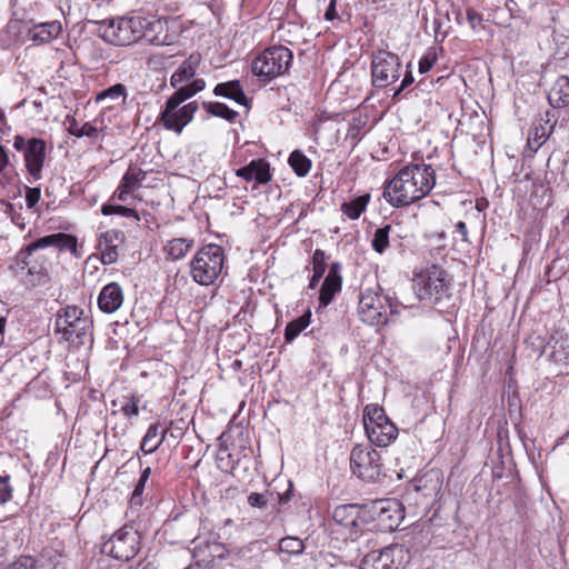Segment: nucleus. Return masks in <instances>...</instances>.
Listing matches in <instances>:
<instances>
[{"label": "nucleus", "instance_id": "f257e3e1", "mask_svg": "<svg viewBox=\"0 0 569 569\" xmlns=\"http://www.w3.org/2000/svg\"><path fill=\"white\" fill-rule=\"evenodd\" d=\"M436 184V172L427 163H409L390 179L383 198L396 208L407 207L430 193Z\"/></svg>", "mask_w": 569, "mask_h": 569}, {"label": "nucleus", "instance_id": "f03ea898", "mask_svg": "<svg viewBox=\"0 0 569 569\" xmlns=\"http://www.w3.org/2000/svg\"><path fill=\"white\" fill-rule=\"evenodd\" d=\"M93 323L87 312L77 306L61 308L54 319V335L59 341L67 342L70 348H80L91 343Z\"/></svg>", "mask_w": 569, "mask_h": 569}, {"label": "nucleus", "instance_id": "7ed1b4c3", "mask_svg": "<svg viewBox=\"0 0 569 569\" xmlns=\"http://www.w3.org/2000/svg\"><path fill=\"white\" fill-rule=\"evenodd\" d=\"M412 281L419 300L441 307L451 298L452 278L438 264L428 266L415 273Z\"/></svg>", "mask_w": 569, "mask_h": 569}, {"label": "nucleus", "instance_id": "20e7f679", "mask_svg": "<svg viewBox=\"0 0 569 569\" xmlns=\"http://www.w3.org/2000/svg\"><path fill=\"white\" fill-rule=\"evenodd\" d=\"M358 313L365 323L382 326L389 322V316L398 313V303L377 284L361 291Z\"/></svg>", "mask_w": 569, "mask_h": 569}, {"label": "nucleus", "instance_id": "39448f33", "mask_svg": "<svg viewBox=\"0 0 569 569\" xmlns=\"http://www.w3.org/2000/svg\"><path fill=\"white\" fill-rule=\"evenodd\" d=\"M293 60L292 51L284 46H273L258 54L252 63V73L262 82H269L286 74Z\"/></svg>", "mask_w": 569, "mask_h": 569}, {"label": "nucleus", "instance_id": "423d86ee", "mask_svg": "<svg viewBox=\"0 0 569 569\" xmlns=\"http://www.w3.org/2000/svg\"><path fill=\"white\" fill-rule=\"evenodd\" d=\"M223 262V249L218 244H207L191 260V277L201 286L213 284L222 271Z\"/></svg>", "mask_w": 569, "mask_h": 569}, {"label": "nucleus", "instance_id": "0eeeda50", "mask_svg": "<svg viewBox=\"0 0 569 569\" xmlns=\"http://www.w3.org/2000/svg\"><path fill=\"white\" fill-rule=\"evenodd\" d=\"M332 530L345 540H357L369 522V511L358 503L340 505L332 512Z\"/></svg>", "mask_w": 569, "mask_h": 569}, {"label": "nucleus", "instance_id": "6e6552de", "mask_svg": "<svg viewBox=\"0 0 569 569\" xmlns=\"http://www.w3.org/2000/svg\"><path fill=\"white\" fill-rule=\"evenodd\" d=\"M363 427L370 442L377 447H388L398 437V428L387 417L385 409L369 403L363 409Z\"/></svg>", "mask_w": 569, "mask_h": 569}, {"label": "nucleus", "instance_id": "1a4fd4ad", "mask_svg": "<svg viewBox=\"0 0 569 569\" xmlns=\"http://www.w3.org/2000/svg\"><path fill=\"white\" fill-rule=\"evenodd\" d=\"M12 147L23 153L24 167L29 176L28 181L34 183L41 180L47 157L46 141L37 137L26 138L16 134L12 139Z\"/></svg>", "mask_w": 569, "mask_h": 569}, {"label": "nucleus", "instance_id": "9d476101", "mask_svg": "<svg viewBox=\"0 0 569 569\" xmlns=\"http://www.w3.org/2000/svg\"><path fill=\"white\" fill-rule=\"evenodd\" d=\"M144 26L140 14L111 19L104 23L102 38L114 46H129L143 38Z\"/></svg>", "mask_w": 569, "mask_h": 569}, {"label": "nucleus", "instance_id": "9b49d317", "mask_svg": "<svg viewBox=\"0 0 569 569\" xmlns=\"http://www.w3.org/2000/svg\"><path fill=\"white\" fill-rule=\"evenodd\" d=\"M402 63L400 57L388 50L379 49L371 56V81L378 89L387 88L399 80Z\"/></svg>", "mask_w": 569, "mask_h": 569}, {"label": "nucleus", "instance_id": "f8f14e48", "mask_svg": "<svg viewBox=\"0 0 569 569\" xmlns=\"http://www.w3.org/2000/svg\"><path fill=\"white\" fill-rule=\"evenodd\" d=\"M39 250L31 248L30 242L16 256L17 269L26 271V281L31 286L43 284L49 279V259Z\"/></svg>", "mask_w": 569, "mask_h": 569}, {"label": "nucleus", "instance_id": "ddd939ff", "mask_svg": "<svg viewBox=\"0 0 569 569\" xmlns=\"http://www.w3.org/2000/svg\"><path fill=\"white\" fill-rule=\"evenodd\" d=\"M350 468L355 476L368 482L379 480L382 475L380 455L371 446L353 447L350 453Z\"/></svg>", "mask_w": 569, "mask_h": 569}, {"label": "nucleus", "instance_id": "4468645a", "mask_svg": "<svg viewBox=\"0 0 569 569\" xmlns=\"http://www.w3.org/2000/svg\"><path fill=\"white\" fill-rule=\"evenodd\" d=\"M140 533L131 526H123L102 546V552L117 560L129 561L140 550Z\"/></svg>", "mask_w": 569, "mask_h": 569}, {"label": "nucleus", "instance_id": "2eb2a0df", "mask_svg": "<svg viewBox=\"0 0 569 569\" xmlns=\"http://www.w3.org/2000/svg\"><path fill=\"white\" fill-rule=\"evenodd\" d=\"M408 562V549L401 545H390L365 555L361 560V569H405Z\"/></svg>", "mask_w": 569, "mask_h": 569}, {"label": "nucleus", "instance_id": "dca6fc26", "mask_svg": "<svg viewBox=\"0 0 569 569\" xmlns=\"http://www.w3.org/2000/svg\"><path fill=\"white\" fill-rule=\"evenodd\" d=\"M180 104L166 101L163 110L158 117L164 129L180 134L183 128L191 122L198 111V102L192 101L179 108Z\"/></svg>", "mask_w": 569, "mask_h": 569}, {"label": "nucleus", "instance_id": "f3484780", "mask_svg": "<svg viewBox=\"0 0 569 569\" xmlns=\"http://www.w3.org/2000/svg\"><path fill=\"white\" fill-rule=\"evenodd\" d=\"M368 511L369 518L376 519L387 531L397 529L405 518L403 506L396 499L376 501Z\"/></svg>", "mask_w": 569, "mask_h": 569}, {"label": "nucleus", "instance_id": "a211bd4d", "mask_svg": "<svg viewBox=\"0 0 569 569\" xmlns=\"http://www.w3.org/2000/svg\"><path fill=\"white\" fill-rule=\"evenodd\" d=\"M33 249L53 248L59 252L69 251L74 258H80L78 239L73 234L57 232L40 237L31 242Z\"/></svg>", "mask_w": 569, "mask_h": 569}, {"label": "nucleus", "instance_id": "6ab92c4d", "mask_svg": "<svg viewBox=\"0 0 569 569\" xmlns=\"http://www.w3.org/2000/svg\"><path fill=\"white\" fill-rule=\"evenodd\" d=\"M341 264L332 262L319 291V305L326 308L331 303L335 296L341 290L342 277Z\"/></svg>", "mask_w": 569, "mask_h": 569}, {"label": "nucleus", "instance_id": "aec40b11", "mask_svg": "<svg viewBox=\"0 0 569 569\" xmlns=\"http://www.w3.org/2000/svg\"><path fill=\"white\" fill-rule=\"evenodd\" d=\"M123 241L121 231L111 229L101 233L98 239V250L103 264H112L118 260V247Z\"/></svg>", "mask_w": 569, "mask_h": 569}, {"label": "nucleus", "instance_id": "412c9836", "mask_svg": "<svg viewBox=\"0 0 569 569\" xmlns=\"http://www.w3.org/2000/svg\"><path fill=\"white\" fill-rule=\"evenodd\" d=\"M555 116L549 110L540 114L538 123L533 124V128L528 138V144L538 150L553 132L556 120Z\"/></svg>", "mask_w": 569, "mask_h": 569}, {"label": "nucleus", "instance_id": "4be33fe9", "mask_svg": "<svg viewBox=\"0 0 569 569\" xmlns=\"http://www.w3.org/2000/svg\"><path fill=\"white\" fill-rule=\"evenodd\" d=\"M236 174L246 181H256L259 184L268 183L272 179L270 164L264 159L251 160L247 166L237 169Z\"/></svg>", "mask_w": 569, "mask_h": 569}, {"label": "nucleus", "instance_id": "5701e85b", "mask_svg": "<svg viewBox=\"0 0 569 569\" xmlns=\"http://www.w3.org/2000/svg\"><path fill=\"white\" fill-rule=\"evenodd\" d=\"M123 303V291L117 282L106 284L98 296V307L104 313H113Z\"/></svg>", "mask_w": 569, "mask_h": 569}, {"label": "nucleus", "instance_id": "b1692460", "mask_svg": "<svg viewBox=\"0 0 569 569\" xmlns=\"http://www.w3.org/2000/svg\"><path fill=\"white\" fill-rule=\"evenodd\" d=\"M168 435L173 437L170 427H163L160 422L150 425L144 437L142 438L140 451L144 455L154 452L162 445Z\"/></svg>", "mask_w": 569, "mask_h": 569}, {"label": "nucleus", "instance_id": "393cba45", "mask_svg": "<svg viewBox=\"0 0 569 569\" xmlns=\"http://www.w3.org/2000/svg\"><path fill=\"white\" fill-rule=\"evenodd\" d=\"M62 31L60 21H49L33 24L28 30V37L34 43H46L56 39Z\"/></svg>", "mask_w": 569, "mask_h": 569}, {"label": "nucleus", "instance_id": "a878e982", "mask_svg": "<svg viewBox=\"0 0 569 569\" xmlns=\"http://www.w3.org/2000/svg\"><path fill=\"white\" fill-rule=\"evenodd\" d=\"M194 247L193 238L177 237L163 243L162 251L167 259L178 261L183 259Z\"/></svg>", "mask_w": 569, "mask_h": 569}, {"label": "nucleus", "instance_id": "bb28decb", "mask_svg": "<svg viewBox=\"0 0 569 569\" xmlns=\"http://www.w3.org/2000/svg\"><path fill=\"white\" fill-rule=\"evenodd\" d=\"M199 63L200 56L198 54H191L172 73L170 78L171 87L177 88L178 86L191 80L196 76Z\"/></svg>", "mask_w": 569, "mask_h": 569}, {"label": "nucleus", "instance_id": "cd10ccee", "mask_svg": "<svg viewBox=\"0 0 569 569\" xmlns=\"http://www.w3.org/2000/svg\"><path fill=\"white\" fill-rule=\"evenodd\" d=\"M548 102L557 109L569 106V77H558L548 93Z\"/></svg>", "mask_w": 569, "mask_h": 569}, {"label": "nucleus", "instance_id": "c85d7f7f", "mask_svg": "<svg viewBox=\"0 0 569 569\" xmlns=\"http://www.w3.org/2000/svg\"><path fill=\"white\" fill-rule=\"evenodd\" d=\"M213 93L217 97L233 100L239 104H247L248 101L243 92V89L238 80L218 83L213 89Z\"/></svg>", "mask_w": 569, "mask_h": 569}, {"label": "nucleus", "instance_id": "c756f323", "mask_svg": "<svg viewBox=\"0 0 569 569\" xmlns=\"http://www.w3.org/2000/svg\"><path fill=\"white\" fill-rule=\"evenodd\" d=\"M206 87V82L203 79H194L189 83H182L178 86L176 89V92L168 98L167 101H170L173 103L181 104L186 100L190 99L198 92L202 91Z\"/></svg>", "mask_w": 569, "mask_h": 569}, {"label": "nucleus", "instance_id": "7c9ffc66", "mask_svg": "<svg viewBox=\"0 0 569 569\" xmlns=\"http://www.w3.org/2000/svg\"><path fill=\"white\" fill-rule=\"evenodd\" d=\"M139 403L140 398L138 396H122L111 402L113 408H118L112 410V415L117 412L122 413L127 419H133L139 416Z\"/></svg>", "mask_w": 569, "mask_h": 569}, {"label": "nucleus", "instance_id": "2f4dec72", "mask_svg": "<svg viewBox=\"0 0 569 569\" xmlns=\"http://www.w3.org/2000/svg\"><path fill=\"white\" fill-rule=\"evenodd\" d=\"M370 194L365 193L341 204V212L350 220H357L366 211Z\"/></svg>", "mask_w": 569, "mask_h": 569}, {"label": "nucleus", "instance_id": "473e14b6", "mask_svg": "<svg viewBox=\"0 0 569 569\" xmlns=\"http://www.w3.org/2000/svg\"><path fill=\"white\" fill-rule=\"evenodd\" d=\"M142 20L147 26L142 29L143 38L148 41L160 44L164 43V38H160L159 33L163 30V27L167 24V20L158 19V18H148L142 16Z\"/></svg>", "mask_w": 569, "mask_h": 569}, {"label": "nucleus", "instance_id": "72a5a7b5", "mask_svg": "<svg viewBox=\"0 0 569 569\" xmlns=\"http://www.w3.org/2000/svg\"><path fill=\"white\" fill-rule=\"evenodd\" d=\"M326 259H327V256H326L325 251H322L321 249H316V251L312 254L313 274L309 281L310 289H316L320 279L323 277V273L327 268Z\"/></svg>", "mask_w": 569, "mask_h": 569}, {"label": "nucleus", "instance_id": "f704fd0d", "mask_svg": "<svg viewBox=\"0 0 569 569\" xmlns=\"http://www.w3.org/2000/svg\"><path fill=\"white\" fill-rule=\"evenodd\" d=\"M68 132L77 138L88 137L90 139H97L99 137V129L91 122H84L80 124L76 118L69 119Z\"/></svg>", "mask_w": 569, "mask_h": 569}, {"label": "nucleus", "instance_id": "c9c22d12", "mask_svg": "<svg viewBox=\"0 0 569 569\" xmlns=\"http://www.w3.org/2000/svg\"><path fill=\"white\" fill-rule=\"evenodd\" d=\"M391 224H385L375 230L371 239V248L379 254L386 252L390 244Z\"/></svg>", "mask_w": 569, "mask_h": 569}, {"label": "nucleus", "instance_id": "e433bc0d", "mask_svg": "<svg viewBox=\"0 0 569 569\" xmlns=\"http://www.w3.org/2000/svg\"><path fill=\"white\" fill-rule=\"evenodd\" d=\"M311 312L308 310L299 318L290 321L284 329V340L287 342L293 341L302 330H305L310 323Z\"/></svg>", "mask_w": 569, "mask_h": 569}, {"label": "nucleus", "instance_id": "4c0bfd02", "mask_svg": "<svg viewBox=\"0 0 569 569\" xmlns=\"http://www.w3.org/2000/svg\"><path fill=\"white\" fill-rule=\"evenodd\" d=\"M128 97V91L124 84L116 83L107 89L101 90L94 97L97 103H103L104 101H117L122 99L123 101Z\"/></svg>", "mask_w": 569, "mask_h": 569}, {"label": "nucleus", "instance_id": "58836bf2", "mask_svg": "<svg viewBox=\"0 0 569 569\" xmlns=\"http://www.w3.org/2000/svg\"><path fill=\"white\" fill-rule=\"evenodd\" d=\"M202 107L209 114L222 118L229 122H234L239 116L236 110L230 109L222 102H203Z\"/></svg>", "mask_w": 569, "mask_h": 569}, {"label": "nucleus", "instance_id": "ea45409f", "mask_svg": "<svg viewBox=\"0 0 569 569\" xmlns=\"http://www.w3.org/2000/svg\"><path fill=\"white\" fill-rule=\"evenodd\" d=\"M288 162L299 177H306L311 169V160L300 150L292 151Z\"/></svg>", "mask_w": 569, "mask_h": 569}, {"label": "nucleus", "instance_id": "a19ab883", "mask_svg": "<svg viewBox=\"0 0 569 569\" xmlns=\"http://www.w3.org/2000/svg\"><path fill=\"white\" fill-rule=\"evenodd\" d=\"M146 179V172L140 168L129 166L120 182L123 188L134 192Z\"/></svg>", "mask_w": 569, "mask_h": 569}, {"label": "nucleus", "instance_id": "79ce46f5", "mask_svg": "<svg viewBox=\"0 0 569 569\" xmlns=\"http://www.w3.org/2000/svg\"><path fill=\"white\" fill-rule=\"evenodd\" d=\"M151 468L148 466L141 470L138 482L131 495L130 505L132 508H140L143 505V491L150 478Z\"/></svg>", "mask_w": 569, "mask_h": 569}, {"label": "nucleus", "instance_id": "37998d69", "mask_svg": "<svg viewBox=\"0 0 569 569\" xmlns=\"http://www.w3.org/2000/svg\"><path fill=\"white\" fill-rule=\"evenodd\" d=\"M101 213L103 216L119 214L126 218H131L136 221L140 220L139 212L136 209L116 204L112 202L103 203L101 206Z\"/></svg>", "mask_w": 569, "mask_h": 569}, {"label": "nucleus", "instance_id": "c03bdc74", "mask_svg": "<svg viewBox=\"0 0 569 569\" xmlns=\"http://www.w3.org/2000/svg\"><path fill=\"white\" fill-rule=\"evenodd\" d=\"M303 541L297 537H284L279 541V550L282 553L299 555L303 551Z\"/></svg>", "mask_w": 569, "mask_h": 569}, {"label": "nucleus", "instance_id": "a18cd8bd", "mask_svg": "<svg viewBox=\"0 0 569 569\" xmlns=\"http://www.w3.org/2000/svg\"><path fill=\"white\" fill-rule=\"evenodd\" d=\"M367 118H362L361 116L352 117L349 129L346 134V139L351 140L352 142H357L361 140L362 133L361 129L366 126Z\"/></svg>", "mask_w": 569, "mask_h": 569}, {"label": "nucleus", "instance_id": "49530a36", "mask_svg": "<svg viewBox=\"0 0 569 569\" xmlns=\"http://www.w3.org/2000/svg\"><path fill=\"white\" fill-rule=\"evenodd\" d=\"M437 61V53L433 48H430L419 60V72L427 73L429 72L433 64Z\"/></svg>", "mask_w": 569, "mask_h": 569}, {"label": "nucleus", "instance_id": "de8ad7c7", "mask_svg": "<svg viewBox=\"0 0 569 569\" xmlns=\"http://www.w3.org/2000/svg\"><path fill=\"white\" fill-rule=\"evenodd\" d=\"M269 496H272V493H270L268 491L266 493L251 492L248 496V503L252 508L264 509L268 506V502H269L268 497Z\"/></svg>", "mask_w": 569, "mask_h": 569}, {"label": "nucleus", "instance_id": "09e8293b", "mask_svg": "<svg viewBox=\"0 0 569 569\" xmlns=\"http://www.w3.org/2000/svg\"><path fill=\"white\" fill-rule=\"evenodd\" d=\"M133 198V192H131L127 188H123L122 184L119 183V186L112 193L110 201L129 202Z\"/></svg>", "mask_w": 569, "mask_h": 569}, {"label": "nucleus", "instance_id": "8fccbe9b", "mask_svg": "<svg viewBox=\"0 0 569 569\" xmlns=\"http://www.w3.org/2000/svg\"><path fill=\"white\" fill-rule=\"evenodd\" d=\"M41 197L40 188H27L26 191V204L28 209H32L37 206Z\"/></svg>", "mask_w": 569, "mask_h": 569}, {"label": "nucleus", "instance_id": "3c124183", "mask_svg": "<svg viewBox=\"0 0 569 569\" xmlns=\"http://www.w3.org/2000/svg\"><path fill=\"white\" fill-rule=\"evenodd\" d=\"M411 67L410 63L407 64V69ZM415 81L413 74L411 70H407L401 83L398 89L395 90L393 98L398 97L405 89H407L409 86H411Z\"/></svg>", "mask_w": 569, "mask_h": 569}, {"label": "nucleus", "instance_id": "603ef678", "mask_svg": "<svg viewBox=\"0 0 569 569\" xmlns=\"http://www.w3.org/2000/svg\"><path fill=\"white\" fill-rule=\"evenodd\" d=\"M7 569H34V560L31 557H20L11 563Z\"/></svg>", "mask_w": 569, "mask_h": 569}, {"label": "nucleus", "instance_id": "864d4df0", "mask_svg": "<svg viewBox=\"0 0 569 569\" xmlns=\"http://www.w3.org/2000/svg\"><path fill=\"white\" fill-rule=\"evenodd\" d=\"M11 498V489L8 481L0 477V506L4 505Z\"/></svg>", "mask_w": 569, "mask_h": 569}, {"label": "nucleus", "instance_id": "5fc2aeb1", "mask_svg": "<svg viewBox=\"0 0 569 569\" xmlns=\"http://www.w3.org/2000/svg\"><path fill=\"white\" fill-rule=\"evenodd\" d=\"M467 21L476 30L482 22V16L472 8L467 9Z\"/></svg>", "mask_w": 569, "mask_h": 569}, {"label": "nucleus", "instance_id": "6e6d98bb", "mask_svg": "<svg viewBox=\"0 0 569 569\" xmlns=\"http://www.w3.org/2000/svg\"><path fill=\"white\" fill-rule=\"evenodd\" d=\"M10 209L12 211L10 214L12 223L16 224L19 229L24 230L28 223L27 219L21 212L14 211L11 204Z\"/></svg>", "mask_w": 569, "mask_h": 569}, {"label": "nucleus", "instance_id": "4d7b16f0", "mask_svg": "<svg viewBox=\"0 0 569 569\" xmlns=\"http://www.w3.org/2000/svg\"><path fill=\"white\" fill-rule=\"evenodd\" d=\"M8 545V530L0 526V557L6 555Z\"/></svg>", "mask_w": 569, "mask_h": 569}, {"label": "nucleus", "instance_id": "13d9d810", "mask_svg": "<svg viewBox=\"0 0 569 569\" xmlns=\"http://www.w3.org/2000/svg\"><path fill=\"white\" fill-rule=\"evenodd\" d=\"M338 17V12L336 9V0H331L329 6L326 9L325 12V19L328 21H332Z\"/></svg>", "mask_w": 569, "mask_h": 569}, {"label": "nucleus", "instance_id": "bf43d9fd", "mask_svg": "<svg viewBox=\"0 0 569 569\" xmlns=\"http://www.w3.org/2000/svg\"><path fill=\"white\" fill-rule=\"evenodd\" d=\"M455 232L461 236L462 241H468V229L463 221H459L456 224Z\"/></svg>", "mask_w": 569, "mask_h": 569}, {"label": "nucleus", "instance_id": "052dcab7", "mask_svg": "<svg viewBox=\"0 0 569 569\" xmlns=\"http://www.w3.org/2000/svg\"><path fill=\"white\" fill-rule=\"evenodd\" d=\"M552 356L557 361H567L569 359V347L562 348V350H555Z\"/></svg>", "mask_w": 569, "mask_h": 569}, {"label": "nucleus", "instance_id": "680f3d73", "mask_svg": "<svg viewBox=\"0 0 569 569\" xmlns=\"http://www.w3.org/2000/svg\"><path fill=\"white\" fill-rule=\"evenodd\" d=\"M292 497V483L289 482V488L283 493H278V500L280 503H288Z\"/></svg>", "mask_w": 569, "mask_h": 569}, {"label": "nucleus", "instance_id": "e2e57ef3", "mask_svg": "<svg viewBox=\"0 0 569 569\" xmlns=\"http://www.w3.org/2000/svg\"><path fill=\"white\" fill-rule=\"evenodd\" d=\"M9 164V156L3 146L0 144V173Z\"/></svg>", "mask_w": 569, "mask_h": 569}, {"label": "nucleus", "instance_id": "0e129e2a", "mask_svg": "<svg viewBox=\"0 0 569 569\" xmlns=\"http://www.w3.org/2000/svg\"><path fill=\"white\" fill-rule=\"evenodd\" d=\"M6 325H7V318L3 316H0V346L4 341Z\"/></svg>", "mask_w": 569, "mask_h": 569}, {"label": "nucleus", "instance_id": "69168bd1", "mask_svg": "<svg viewBox=\"0 0 569 569\" xmlns=\"http://www.w3.org/2000/svg\"><path fill=\"white\" fill-rule=\"evenodd\" d=\"M563 223H565V224H568V223H569V210H568L567 216H566V217H565V219H563Z\"/></svg>", "mask_w": 569, "mask_h": 569}]
</instances>
